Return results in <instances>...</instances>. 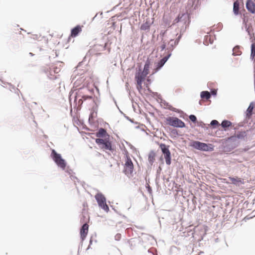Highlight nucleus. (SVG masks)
I'll return each mask as SVG.
<instances>
[{"instance_id": "4be33fe9", "label": "nucleus", "mask_w": 255, "mask_h": 255, "mask_svg": "<svg viewBox=\"0 0 255 255\" xmlns=\"http://www.w3.org/2000/svg\"><path fill=\"white\" fill-rule=\"evenodd\" d=\"M201 97L203 99L208 100L210 98L211 95L208 91H203L201 93Z\"/></svg>"}, {"instance_id": "1a4fd4ad", "label": "nucleus", "mask_w": 255, "mask_h": 255, "mask_svg": "<svg viewBox=\"0 0 255 255\" xmlns=\"http://www.w3.org/2000/svg\"><path fill=\"white\" fill-rule=\"evenodd\" d=\"M180 37L181 35H179L176 39H171L168 43L167 49L168 50H172L178 44Z\"/></svg>"}, {"instance_id": "c9c22d12", "label": "nucleus", "mask_w": 255, "mask_h": 255, "mask_svg": "<svg viewBox=\"0 0 255 255\" xmlns=\"http://www.w3.org/2000/svg\"><path fill=\"white\" fill-rule=\"evenodd\" d=\"M234 136H231L230 137L228 138V139L230 140V139H232L233 138H234Z\"/></svg>"}, {"instance_id": "c85d7f7f", "label": "nucleus", "mask_w": 255, "mask_h": 255, "mask_svg": "<svg viewBox=\"0 0 255 255\" xmlns=\"http://www.w3.org/2000/svg\"><path fill=\"white\" fill-rule=\"evenodd\" d=\"M61 69L60 68L57 67H54L53 68V72L54 73L57 74L59 73Z\"/></svg>"}, {"instance_id": "cd10ccee", "label": "nucleus", "mask_w": 255, "mask_h": 255, "mask_svg": "<svg viewBox=\"0 0 255 255\" xmlns=\"http://www.w3.org/2000/svg\"><path fill=\"white\" fill-rule=\"evenodd\" d=\"M185 14L182 13V14H179L178 15V16H177V17H176L174 20V23H177L179 21H180L181 18Z\"/></svg>"}, {"instance_id": "39448f33", "label": "nucleus", "mask_w": 255, "mask_h": 255, "mask_svg": "<svg viewBox=\"0 0 255 255\" xmlns=\"http://www.w3.org/2000/svg\"><path fill=\"white\" fill-rule=\"evenodd\" d=\"M51 156L58 166L63 169L65 168L66 163L65 160L61 158L60 154L57 153L54 149L52 150Z\"/></svg>"}, {"instance_id": "aec40b11", "label": "nucleus", "mask_w": 255, "mask_h": 255, "mask_svg": "<svg viewBox=\"0 0 255 255\" xmlns=\"http://www.w3.org/2000/svg\"><path fill=\"white\" fill-rule=\"evenodd\" d=\"M145 77L144 74L139 72L136 74L135 79L136 81H143Z\"/></svg>"}, {"instance_id": "2eb2a0df", "label": "nucleus", "mask_w": 255, "mask_h": 255, "mask_svg": "<svg viewBox=\"0 0 255 255\" xmlns=\"http://www.w3.org/2000/svg\"><path fill=\"white\" fill-rule=\"evenodd\" d=\"M169 56L170 55H169L167 56L163 57L157 63L156 68L155 69L156 71H158L160 68H161L164 65L165 63L167 61Z\"/></svg>"}, {"instance_id": "5701e85b", "label": "nucleus", "mask_w": 255, "mask_h": 255, "mask_svg": "<svg viewBox=\"0 0 255 255\" xmlns=\"http://www.w3.org/2000/svg\"><path fill=\"white\" fill-rule=\"evenodd\" d=\"M232 125V123L230 121L227 120H224L222 122L221 124V126L223 128H225V130H226V128H229Z\"/></svg>"}, {"instance_id": "423d86ee", "label": "nucleus", "mask_w": 255, "mask_h": 255, "mask_svg": "<svg viewBox=\"0 0 255 255\" xmlns=\"http://www.w3.org/2000/svg\"><path fill=\"white\" fill-rule=\"evenodd\" d=\"M168 125L176 128H183L185 127V124L181 120L176 117H170L166 119Z\"/></svg>"}, {"instance_id": "20e7f679", "label": "nucleus", "mask_w": 255, "mask_h": 255, "mask_svg": "<svg viewBox=\"0 0 255 255\" xmlns=\"http://www.w3.org/2000/svg\"><path fill=\"white\" fill-rule=\"evenodd\" d=\"M159 147L165 159L166 163L169 165L171 164V153L169 149V145L164 143H160Z\"/></svg>"}, {"instance_id": "ddd939ff", "label": "nucleus", "mask_w": 255, "mask_h": 255, "mask_svg": "<svg viewBox=\"0 0 255 255\" xmlns=\"http://www.w3.org/2000/svg\"><path fill=\"white\" fill-rule=\"evenodd\" d=\"M83 26L77 25L73 28L71 31L70 37H75L78 36V34L82 30Z\"/></svg>"}, {"instance_id": "7ed1b4c3", "label": "nucleus", "mask_w": 255, "mask_h": 255, "mask_svg": "<svg viewBox=\"0 0 255 255\" xmlns=\"http://www.w3.org/2000/svg\"><path fill=\"white\" fill-rule=\"evenodd\" d=\"M95 142L100 147L104 150H113L111 142L109 141V138H96Z\"/></svg>"}, {"instance_id": "7c9ffc66", "label": "nucleus", "mask_w": 255, "mask_h": 255, "mask_svg": "<svg viewBox=\"0 0 255 255\" xmlns=\"http://www.w3.org/2000/svg\"><path fill=\"white\" fill-rule=\"evenodd\" d=\"M219 122L216 121V120H213L211 122V126H217V125H219Z\"/></svg>"}, {"instance_id": "6ab92c4d", "label": "nucleus", "mask_w": 255, "mask_h": 255, "mask_svg": "<svg viewBox=\"0 0 255 255\" xmlns=\"http://www.w3.org/2000/svg\"><path fill=\"white\" fill-rule=\"evenodd\" d=\"M254 108V106L253 103H251L246 111L247 117H248L249 118H250L251 116L252 115Z\"/></svg>"}, {"instance_id": "9b49d317", "label": "nucleus", "mask_w": 255, "mask_h": 255, "mask_svg": "<svg viewBox=\"0 0 255 255\" xmlns=\"http://www.w3.org/2000/svg\"><path fill=\"white\" fill-rule=\"evenodd\" d=\"M96 136L98 137V138H109L110 135L107 133V131L103 128H100L98 131L96 133Z\"/></svg>"}, {"instance_id": "0eeeda50", "label": "nucleus", "mask_w": 255, "mask_h": 255, "mask_svg": "<svg viewBox=\"0 0 255 255\" xmlns=\"http://www.w3.org/2000/svg\"><path fill=\"white\" fill-rule=\"evenodd\" d=\"M95 198L99 206L105 211L108 212L109 208L106 203V198L101 193H98L95 195Z\"/></svg>"}, {"instance_id": "6e6552de", "label": "nucleus", "mask_w": 255, "mask_h": 255, "mask_svg": "<svg viewBox=\"0 0 255 255\" xmlns=\"http://www.w3.org/2000/svg\"><path fill=\"white\" fill-rule=\"evenodd\" d=\"M246 6L249 12L255 13V0H247Z\"/></svg>"}, {"instance_id": "e433bc0d", "label": "nucleus", "mask_w": 255, "mask_h": 255, "mask_svg": "<svg viewBox=\"0 0 255 255\" xmlns=\"http://www.w3.org/2000/svg\"><path fill=\"white\" fill-rule=\"evenodd\" d=\"M212 93L213 94H215V95L216 94V92L214 91H212Z\"/></svg>"}, {"instance_id": "72a5a7b5", "label": "nucleus", "mask_w": 255, "mask_h": 255, "mask_svg": "<svg viewBox=\"0 0 255 255\" xmlns=\"http://www.w3.org/2000/svg\"><path fill=\"white\" fill-rule=\"evenodd\" d=\"M121 238V235L120 234H118L115 236V239L116 240H120Z\"/></svg>"}, {"instance_id": "9d476101", "label": "nucleus", "mask_w": 255, "mask_h": 255, "mask_svg": "<svg viewBox=\"0 0 255 255\" xmlns=\"http://www.w3.org/2000/svg\"><path fill=\"white\" fill-rule=\"evenodd\" d=\"M88 230L89 225L87 223L84 224L80 230V236L82 241H84L86 238Z\"/></svg>"}, {"instance_id": "b1692460", "label": "nucleus", "mask_w": 255, "mask_h": 255, "mask_svg": "<svg viewBox=\"0 0 255 255\" xmlns=\"http://www.w3.org/2000/svg\"><path fill=\"white\" fill-rule=\"evenodd\" d=\"M81 99H79L78 101L79 104L82 105L83 104V101H85L88 99H91L92 98V96L83 95L81 96Z\"/></svg>"}, {"instance_id": "2f4dec72", "label": "nucleus", "mask_w": 255, "mask_h": 255, "mask_svg": "<svg viewBox=\"0 0 255 255\" xmlns=\"http://www.w3.org/2000/svg\"><path fill=\"white\" fill-rule=\"evenodd\" d=\"M166 46V45L165 43L164 42H163L162 44L160 46V50L161 51L163 50L165 48Z\"/></svg>"}, {"instance_id": "f8f14e48", "label": "nucleus", "mask_w": 255, "mask_h": 255, "mask_svg": "<svg viewBox=\"0 0 255 255\" xmlns=\"http://www.w3.org/2000/svg\"><path fill=\"white\" fill-rule=\"evenodd\" d=\"M229 180L231 182V183L235 184L236 186H239L240 184H244V180L241 178L236 177H229Z\"/></svg>"}, {"instance_id": "a878e982", "label": "nucleus", "mask_w": 255, "mask_h": 255, "mask_svg": "<svg viewBox=\"0 0 255 255\" xmlns=\"http://www.w3.org/2000/svg\"><path fill=\"white\" fill-rule=\"evenodd\" d=\"M136 81V88L139 92L142 90V83L143 81Z\"/></svg>"}, {"instance_id": "a211bd4d", "label": "nucleus", "mask_w": 255, "mask_h": 255, "mask_svg": "<svg viewBox=\"0 0 255 255\" xmlns=\"http://www.w3.org/2000/svg\"><path fill=\"white\" fill-rule=\"evenodd\" d=\"M251 48V58L255 62V41H252Z\"/></svg>"}, {"instance_id": "473e14b6", "label": "nucleus", "mask_w": 255, "mask_h": 255, "mask_svg": "<svg viewBox=\"0 0 255 255\" xmlns=\"http://www.w3.org/2000/svg\"><path fill=\"white\" fill-rule=\"evenodd\" d=\"M48 77H49V79H50L51 80H55L57 78V76L52 75L51 74H50V75L48 76Z\"/></svg>"}, {"instance_id": "f03ea898", "label": "nucleus", "mask_w": 255, "mask_h": 255, "mask_svg": "<svg viewBox=\"0 0 255 255\" xmlns=\"http://www.w3.org/2000/svg\"><path fill=\"white\" fill-rule=\"evenodd\" d=\"M190 146L199 150L205 151H212L214 150L212 144H209L198 141H193L191 142Z\"/></svg>"}, {"instance_id": "393cba45", "label": "nucleus", "mask_w": 255, "mask_h": 255, "mask_svg": "<svg viewBox=\"0 0 255 255\" xmlns=\"http://www.w3.org/2000/svg\"><path fill=\"white\" fill-rule=\"evenodd\" d=\"M246 131H240L235 135V137L239 139H242L246 137Z\"/></svg>"}, {"instance_id": "f257e3e1", "label": "nucleus", "mask_w": 255, "mask_h": 255, "mask_svg": "<svg viewBox=\"0 0 255 255\" xmlns=\"http://www.w3.org/2000/svg\"><path fill=\"white\" fill-rule=\"evenodd\" d=\"M125 160L124 165V172L127 176H129L131 175L133 172L134 166L128 152L125 154Z\"/></svg>"}, {"instance_id": "c756f323", "label": "nucleus", "mask_w": 255, "mask_h": 255, "mask_svg": "<svg viewBox=\"0 0 255 255\" xmlns=\"http://www.w3.org/2000/svg\"><path fill=\"white\" fill-rule=\"evenodd\" d=\"M189 119L193 122H196V120H197L196 117L194 115H190L189 116Z\"/></svg>"}, {"instance_id": "f3484780", "label": "nucleus", "mask_w": 255, "mask_h": 255, "mask_svg": "<svg viewBox=\"0 0 255 255\" xmlns=\"http://www.w3.org/2000/svg\"><path fill=\"white\" fill-rule=\"evenodd\" d=\"M149 67L150 62L149 61H147L144 65L143 70L142 72H141L144 74V76H146V75L149 73Z\"/></svg>"}, {"instance_id": "412c9836", "label": "nucleus", "mask_w": 255, "mask_h": 255, "mask_svg": "<svg viewBox=\"0 0 255 255\" xmlns=\"http://www.w3.org/2000/svg\"><path fill=\"white\" fill-rule=\"evenodd\" d=\"M156 156V153L154 151H151L148 155V160L149 162L152 163L154 160Z\"/></svg>"}, {"instance_id": "bb28decb", "label": "nucleus", "mask_w": 255, "mask_h": 255, "mask_svg": "<svg viewBox=\"0 0 255 255\" xmlns=\"http://www.w3.org/2000/svg\"><path fill=\"white\" fill-rule=\"evenodd\" d=\"M233 54L235 55H239L241 54V51H239V48L238 47H235L234 48L233 50Z\"/></svg>"}, {"instance_id": "dca6fc26", "label": "nucleus", "mask_w": 255, "mask_h": 255, "mask_svg": "<svg viewBox=\"0 0 255 255\" xmlns=\"http://www.w3.org/2000/svg\"><path fill=\"white\" fill-rule=\"evenodd\" d=\"M240 2L239 0H237L234 2L233 5V12L234 13L237 15L240 13Z\"/></svg>"}, {"instance_id": "f704fd0d", "label": "nucleus", "mask_w": 255, "mask_h": 255, "mask_svg": "<svg viewBox=\"0 0 255 255\" xmlns=\"http://www.w3.org/2000/svg\"><path fill=\"white\" fill-rule=\"evenodd\" d=\"M83 206L84 207H88V204L86 202H84L83 203Z\"/></svg>"}, {"instance_id": "4468645a", "label": "nucleus", "mask_w": 255, "mask_h": 255, "mask_svg": "<svg viewBox=\"0 0 255 255\" xmlns=\"http://www.w3.org/2000/svg\"><path fill=\"white\" fill-rule=\"evenodd\" d=\"M152 23V22H150L149 18H146L145 21L141 25L140 27V30L143 31L149 30Z\"/></svg>"}]
</instances>
